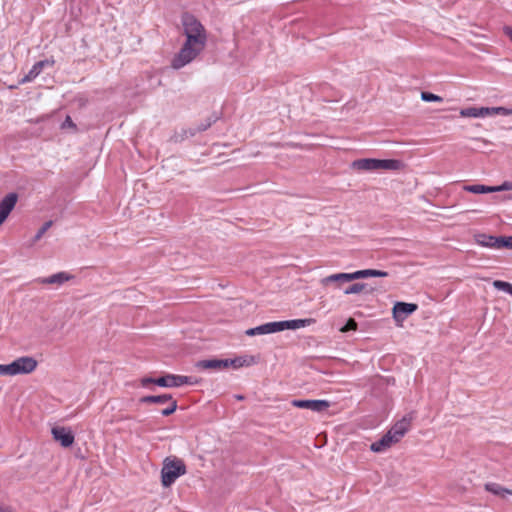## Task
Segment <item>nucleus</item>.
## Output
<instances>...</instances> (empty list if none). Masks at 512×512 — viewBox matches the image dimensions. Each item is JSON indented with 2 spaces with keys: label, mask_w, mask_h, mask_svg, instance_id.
Here are the masks:
<instances>
[{
  "label": "nucleus",
  "mask_w": 512,
  "mask_h": 512,
  "mask_svg": "<svg viewBox=\"0 0 512 512\" xmlns=\"http://www.w3.org/2000/svg\"><path fill=\"white\" fill-rule=\"evenodd\" d=\"M496 115L509 116L512 115V109L506 107H495Z\"/></svg>",
  "instance_id": "obj_35"
},
{
  "label": "nucleus",
  "mask_w": 512,
  "mask_h": 512,
  "mask_svg": "<svg viewBox=\"0 0 512 512\" xmlns=\"http://www.w3.org/2000/svg\"><path fill=\"white\" fill-rule=\"evenodd\" d=\"M237 399H238V400H242V399H243V396H240V395H239V396H237Z\"/></svg>",
  "instance_id": "obj_39"
},
{
  "label": "nucleus",
  "mask_w": 512,
  "mask_h": 512,
  "mask_svg": "<svg viewBox=\"0 0 512 512\" xmlns=\"http://www.w3.org/2000/svg\"><path fill=\"white\" fill-rule=\"evenodd\" d=\"M0 375L11 376L10 364H0Z\"/></svg>",
  "instance_id": "obj_36"
},
{
  "label": "nucleus",
  "mask_w": 512,
  "mask_h": 512,
  "mask_svg": "<svg viewBox=\"0 0 512 512\" xmlns=\"http://www.w3.org/2000/svg\"><path fill=\"white\" fill-rule=\"evenodd\" d=\"M498 245L499 249L512 250V236H500Z\"/></svg>",
  "instance_id": "obj_28"
},
{
  "label": "nucleus",
  "mask_w": 512,
  "mask_h": 512,
  "mask_svg": "<svg viewBox=\"0 0 512 512\" xmlns=\"http://www.w3.org/2000/svg\"><path fill=\"white\" fill-rule=\"evenodd\" d=\"M397 440L389 431L379 440L371 444L370 449L375 453H381L398 443Z\"/></svg>",
  "instance_id": "obj_12"
},
{
  "label": "nucleus",
  "mask_w": 512,
  "mask_h": 512,
  "mask_svg": "<svg viewBox=\"0 0 512 512\" xmlns=\"http://www.w3.org/2000/svg\"><path fill=\"white\" fill-rule=\"evenodd\" d=\"M53 438L63 447H70L74 443V434L72 430L64 426H56L51 430Z\"/></svg>",
  "instance_id": "obj_10"
},
{
  "label": "nucleus",
  "mask_w": 512,
  "mask_h": 512,
  "mask_svg": "<svg viewBox=\"0 0 512 512\" xmlns=\"http://www.w3.org/2000/svg\"><path fill=\"white\" fill-rule=\"evenodd\" d=\"M196 367L200 369L220 370L227 368V360L225 359H208L201 360L196 363Z\"/></svg>",
  "instance_id": "obj_18"
},
{
  "label": "nucleus",
  "mask_w": 512,
  "mask_h": 512,
  "mask_svg": "<svg viewBox=\"0 0 512 512\" xmlns=\"http://www.w3.org/2000/svg\"><path fill=\"white\" fill-rule=\"evenodd\" d=\"M405 164L398 159H378V171H400Z\"/></svg>",
  "instance_id": "obj_16"
},
{
  "label": "nucleus",
  "mask_w": 512,
  "mask_h": 512,
  "mask_svg": "<svg viewBox=\"0 0 512 512\" xmlns=\"http://www.w3.org/2000/svg\"><path fill=\"white\" fill-rule=\"evenodd\" d=\"M37 361L30 356L17 358L10 363L11 376L32 373L37 368Z\"/></svg>",
  "instance_id": "obj_6"
},
{
  "label": "nucleus",
  "mask_w": 512,
  "mask_h": 512,
  "mask_svg": "<svg viewBox=\"0 0 512 512\" xmlns=\"http://www.w3.org/2000/svg\"><path fill=\"white\" fill-rule=\"evenodd\" d=\"M181 24L183 27V35L185 37L193 36L207 38L205 27L194 15L184 13L181 17Z\"/></svg>",
  "instance_id": "obj_4"
},
{
  "label": "nucleus",
  "mask_w": 512,
  "mask_h": 512,
  "mask_svg": "<svg viewBox=\"0 0 512 512\" xmlns=\"http://www.w3.org/2000/svg\"><path fill=\"white\" fill-rule=\"evenodd\" d=\"M388 272L376 269L357 270L351 273H335L326 276L320 280L322 286L326 287L334 284L336 288H340L342 284L357 279H365L369 277H387Z\"/></svg>",
  "instance_id": "obj_2"
},
{
  "label": "nucleus",
  "mask_w": 512,
  "mask_h": 512,
  "mask_svg": "<svg viewBox=\"0 0 512 512\" xmlns=\"http://www.w3.org/2000/svg\"><path fill=\"white\" fill-rule=\"evenodd\" d=\"M503 32H504V34H505L507 37H509V39L512 41V27H510V26H505V27L503 28Z\"/></svg>",
  "instance_id": "obj_38"
},
{
  "label": "nucleus",
  "mask_w": 512,
  "mask_h": 512,
  "mask_svg": "<svg viewBox=\"0 0 512 512\" xmlns=\"http://www.w3.org/2000/svg\"><path fill=\"white\" fill-rule=\"evenodd\" d=\"M172 396L168 394L158 395V396H144L140 399L141 403H166L168 400H171Z\"/></svg>",
  "instance_id": "obj_22"
},
{
  "label": "nucleus",
  "mask_w": 512,
  "mask_h": 512,
  "mask_svg": "<svg viewBox=\"0 0 512 512\" xmlns=\"http://www.w3.org/2000/svg\"><path fill=\"white\" fill-rule=\"evenodd\" d=\"M417 308V304L414 303L396 302L392 309L393 318L397 323H402Z\"/></svg>",
  "instance_id": "obj_9"
},
{
  "label": "nucleus",
  "mask_w": 512,
  "mask_h": 512,
  "mask_svg": "<svg viewBox=\"0 0 512 512\" xmlns=\"http://www.w3.org/2000/svg\"><path fill=\"white\" fill-rule=\"evenodd\" d=\"M463 190L474 193V194H484V193H492V186H486L482 184H474V185H465Z\"/></svg>",
  "instance_id": "obj_21"
},
{
  "label": "nucleus",
  "mask_w": 512,
  "mask_h": 512,
  "mask_svg": "<svg viewBox=\"0 0 512 512\" xmlns=\"http://www.w3.org/2000/svg\"><path fill=\"white\" fill-rule=\"evenodd\" d=\"M367 287L366 283H354L344 290L345 295H353L362 293Z\"/></svg>",
  "instance_id": "obj_25"
},
{
  "label": "nucleus",
  "mask_w": 512,
  "mask_h": 512,
  "mask_svg": "<svg viewBox=\"0 0 512 512\" xmlns=\"http://www.w3.org/2000/svg\"><path fill=\"white\" fill-rule=\"evenodd\" d=\"M421 100L425 102H442L443 98L439 95L433 94L431 92L423 91L421 92Z\"/></svg>",
  "instance_id": "obj_27"
},
{
  "label": "nucleus",
  "mask_w": 512,
  "mask_h": 512,
  "mask_svg": "<svg viewBox=\"0 0 512 512\" xmlns=\"http://www.w3.org/2000/svg\"><path fill=\"white\" fill-rule=\"evenodd\" d=\"M187 472L184 461L176 456H169L163 460L161 469V484L170 487L179 477Z\"/></svg>",
  "instance_id": "obj_3"
},
{
  "label": "nucleus",
  "mask_w": 512,
  "mask_h": 512,
  "mask_svg": "<svg viewBox=\"0 0 512 512\" xmlns=\"http://www.w3.org/2000/svg\"><path fill=\"white\" fill-rule=\"evenodd\" d=\"M496 115L495 107H481V118Z\"/></svg>",
  "instance_id": "obj_34"
},
{
  "label": "nucleus",
  "mask_w": 512,
  "mask_h": 512,
  "mask_svg": "<svg viewBox=\"0 0 512 512\" xmlns=\"http://www.w3.org/2000/svg\"><path fill=\"white\" fill-rule=\"evenodd\" d=\"M461 117L464 118H481V107H467L459 112Z\"/></svg>",
  "instance_id": "obj_23"
},
{
  "label": "nucleus",
  "mask_w": 512,
  "mask_h": 512,
  "mask_svg": "<svg viewBox=\"0 0 512 512\" xmlns=\"http://www.w3.org/2000/svg\"><path fill=\"white\" fill-rule=\"evenodd\" d=\"M168 403H169L168 407L163 409L162 412H161L163 416H169L172 413H174L176 411V409H177V402H176V400L171 398V400H168Z\"/></svg>",
  "instance_id": "obj_29"
},
{
  "label": "nucleus",
  "mask_w": 512,
  "mask_h": 512,
  "mask_svg": "<svg viewBox=\"0 0 512 512\" xmlns=\"http://www.w3.org/2000/svg\"><path fill=\"white\" fill-rule=\"evenodd\" d=\"M292 406L296 407V408H301V409H309V410H312L314 412H323L325 410H327L329 407H330V402L327 401V400H310V399H307V400H293L291 402Z\"/></svg>",
  "instance_id": "obj_8"
},
{
  "label": "nucleus",
  "mask_w": 512,
  "mask_h": 512,
  "mask_svg": "<svg viewBox=\"0 0 512 512\" xmlns=\"http://www.w3.org/2000/svg\"><path fill=\"white\" fill-rule=\"evenodd\" d=\"M493 286L498 290H502V291L512 295V284L509 282L495 280L493 282Z\"/></svg>",
  "instance_id": "obj_26"
},
{
  "label": "nucleus",
  "mask_w": 512,
  "mask_h": 512,
  "mask_svg": "<svg viewBox=\"0 0 512 512\" xmlns=\"http://www.w3.org/2000/svg\"><path fill=\"white\" fill-rule=\"evenodd\" d=\"M484 488L486 491H488L496 496L502 497V498L506 497L507 495L512 496V490L507 489L497 483H493V482L486 483L484 485Z\"/></svg>",
  "instance_id": "obj_20"
},
{
  "label": "nucleus",
  "mask_w": 512,
  "mask_h": 512,
  "mask_svg": "<svg viewBox=\"0 0 512 512\" xmlns=\"http://www.w3.org/2000/svg\"><path fill=\"white\" fill-rule=\"evenodd\" d=\"M197 381H192L191 377L182 376V375H174V374H166L162 377H159L155 380V384L161 387H180L186 384H195Z\"/></svg>",
  "instance_id": "obj_7"
},
{
  "label": "nucleus",
  "mask_w": 512,
  "mask_h": 512,
  "mask_svg": "<svg viewBox=\"0 0 512 512\" xmlns=\"http://www.w3.org/2000/svg\"><path fill=\"white\" fill-rule=\"evenodd\" d=\"M350 167L358 172H373L378 171V159L375 158H361L354 160Z\"/></svg>",
  "instance_id": "obj_11"
},
{
  "label": "nucleus",
  "mask_w": 512,
  "mask_h": 512,
  "mask_svg": "<svg viewBox=\"0 0 512 512\" xmlns=\"http://www.w3.org/2000/svg\"><path fill=\"white\" fill-rule=\"evenodd\" d=\"M493 192L512 190V181H505L499 186H492Z\"/></svg>",
  "instance_id": "obj_31"
},
{
  "label": "nucleus",
  "mask_w": 512,
  "mask_h": 512,
  "mask_svg": "<svg viewBox=\"0 0 512 512\" xmlns=\"http://www.w3.org/2000/svg\"><path fill=\"white\" fill-rule=\"evenodd\" d=\"M356 328H357V323H356V321H355L354 319L350 318V319L347 321L346 325H345V326H343V327L340 329V331H341V332H348V331H350V330H356Z\"/></svg>",
  "instance_id": "obj_32"
},
{
  "label": "nucleus",
  "mask_w": 512,
  "mask_h": 512,
  "mask_svg": "<svg viewBox=\"0 0 512 512\" xmlns=\"http://www.w3.org/2000/svg\"><path fill=\"white\" fill-rule=\"evenodd\" d=\"M51 225V221L46 222L35 235V241L39 240L45 234V232L51 227Z\"/></svg>",
  "instance_id": "obj_33"
},
{
  "label": "nucleus",
  "mask_w": 512,
  "mask_h": 512,
  "mask_svg": "<svg viewBox=\"0 0 512 512\" xmlns=\"http://www.w3.org/2000/svg\"><path fill=\"white\" fill-rule=\"evenodd\" d=\"M206 42H207V38L193 37V36L185 37V41H184V43H186L190 46L198 47L203 50L206 46Z\"/></svg>",
  "instance_id": "obj_24"
},
{
  "label": "nucleus",
  "mask_w": 512,
  "mask_h": 512,
  "mask_svg": "<svg viewBox=\"0 0 512 512\" xmlns=\"http://www.w3.org/2000/svg\"><path fill=\"white\" fill-rule=\"evenodd\" d=\"M54 65V60H42L33 65V67L30 69V71L20 80L21 84L31 82L34 80L43 70L45 66H52Z\"/></svg>",
  "instance_id": "obj_14"
},
{
  "label": "nucleus",
  "mask_w": 512,
  "mask_h": 512,
  "mask_svg": "<svg viewBox=\"0 0 512 512\" xmlns=\"http://www.w3.org/2000/svg\"><path fill=\"white\" fill-rule=\"evenodd\" d=\"M314 322L315 320L312 318L268 322L254 328H250L246 330L245 333L248 336L272 334L284 330H296L304 328L310 326Z\"/></svg>",
  "instance_id": "obj_1"
},
{
  "label": "nucleus",
  "mask_w": 512,
  "mask_h": 512,
  "mask_svg": "<svg viewBox=\"0 0 512 512\" xmlns=\"http://www.w3.org/2000/svg\"><path fill=\"white\" fill-rule=\"evenodd\" d=\"M411 427V418L410 417H403L401 420L397 421L389 430V432L397 439L401 440L406 432Z\"/></svg>",
  "instance_id": "obj_13"
},
{
  "label": "nucleus",
  "mask_w": 512,
  "mask_h": 512,
  "mask_svg": "<svg viewBox=\"0 0 512 512\" xmlns=\"http://www.w3.org/2000/svg\"><path fill=\"white\" fill-rule=\"evenodd\" d=\"M227 360V368L232 367L234 369H239L241 367H248L253 365L256 361L253 356H240L234 359H226Z\"/></svg>",
  "instance_id": "obj_19"
},
{
  "label": "nucleus",
  "mask_w": 512,
  "mask_h": 512,
  "mask_svg": "<svg viewBox=\"0 0 512 512\" xmlns=\"http://www.w3.org/2000/svg\"><path fill=\"white\" fill-rule=\"evenodd\" d=\"M474 240L478 245L482 247L499 249V237L497 236L480 233L474 236Z\"/></svg>",
  "instance_id": "obj_17"
},
{
  "label": "nucleus",
  "mask_w": 512,
  "mask_h": 512,
  "mask_svg": "<svg viewBox=\"0 0 512 512\" xmlns=\"http://www.w3.org/2000/svg\"><path fill=\"white\" fill-rule=\"evenodd\" d=\"M61 129L76 131V124L70 116H66L64 122L61 124Z\"/></svg>",
  "instance_id": "obj_30"
},
{
  "label": "nucleus",
  "mask_w": 512,
  "mask_h": 512,
  "mask_svg": "<svg viewBox=\"0 0 512 512\" xmlns=\"http://www.w3.org/2000/svg\"><path fill=\"white\" fill-rule=\"evenodd\" d=\"M72 278H73V276L66 272H58L49 277L39 278L37 281H38V283L43 284V285L61 286L65 282L71 280Z\"/></svg>",
  "instance_id": "obj_15"
},
{
  "label": "nucleus",
  "mask_w": 512,
  "mask_h": 512,
  "mask_svg": "<svg viewBox=\"0 0 512 512\" xmlns=\"http://www.w3.org/2000/svg\"><path fill=\"white\" fill-rule=\"evenodd\" d=\"M155 380L156 379L150 377H144L140 380V384L142 387H147L149 384H155Z\"/></svg>",
  "instance_id": "obj_37"
},
{
  "label": "nucleus",
  "mask_w": 512,
  "mask_h": 512,
  "mask_svg": "<svg viewBox=\"0 0 512 512\" xmlns=\"http://www.w3.org/2000/svg\"><path fill=\"white\" fill-rule=\"evenodd\" d=\"M202 51L203 49L183 43L179 52L174 56L171 65L174 69H180L191 63Z\"/></svg>",
  "instance_id": "obj_5"
}]
</instances>
